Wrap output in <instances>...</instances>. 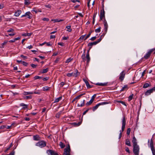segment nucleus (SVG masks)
<instances>
[{
  "instance_id": "nucleus-24",
  "label": "nucleus",
  "mask_w": 155,
  "mask_h": 155,
  "mask_svg": "<svg viewBox=\"0 0 155 155\" xmlns=\"http://www.w3.org/2000/svg\"><path fill=\"white\" fill-rule=\"evenodd\" d=\"M32 34V33H25L22 35L24 36H31Z\"/></svg>"
},
{
  "instance_id": "nucleus-53",
  "label": "nucleus",
  "mask_w": 155,
  "mask_h": 155,
  "mask_svg": "<svg viewBox=\"0 0 155 155\" xmlns=\"http://www.w3.org/2000/svg\"><path fill=\"white\" fill-rule=\"evenodd\" d=\"M20 57L24 59H27V57L26 56H24L22 54L21 55Z\"/></svg>"
},
{
  "instance_id": "nucleus-20",
  "label": "nucleus",
  "mask_w": 155,
  "mask_h": 155,
  "mask_svg": "<svg viewBox=\"0 0 155 155\" xmlns=\"http://www.w3.org/2000/svg\"><path fill=\"white\" fill-rule=\"evenodd\" d=\"M63 21V20L60 19L59 20V19H51V21H54V22H59Z\"/></svg>"
},
{
  "instance_id": "nucleus-7",
  "label": "nucleus",
  "mask_w": 155,
  "mask_h": 155,
  "mask_svg": "<svg viewBox=\"0 0 155 155\" xmlns=\"http://www.w3.org/2000/svg\"><path fill=\"white\" fill-rule=\"evenodd\" d=\"M104 32H105V33H106L107 30V28L108 25L107 23V22L105 20V18H104Z\"/></svg>"
},
{
  "instance_id": "nucleus-15",
  "label": "nucleus",
  "mask_w": 155,
  "mask_h": 155,
  "mask_svg": "<svg viewBox=\"0 0 155 155\" xmlns=\"http://www.w3.org/2000/svg\"><path fill=\"white\" fill-rule=\"evenodd\" d=\"M75 73H73V76L74 77H76L78 76L80 74V73L78 72L77 69H76L75 70Z\"/></svg>"
},
{
  "instance_id": "nucleus-29",
  "label": "nucleus",
  "mask_w": 155,
  "mask_h": 155,
  "mask_svg": "<svg viewBox=\"0 0 155 155\" xmlns=\"http://www.w3.org/2000/svg\"><path fill=\"white\" fill-rule=\"evenodd\" d=\"M128 87H127V85H125L124 86L122 87V88L120 90V91H124L126 89H127Z\"/></svg>"
},
{
  "instance_id": "nucleus-4",
  "label": "nucleus",
  "mask_w": 155,
  "mask_h": 155,
  "mask_svg": "<svg viewBox=\"0 0 155 155\" xmlns=\"http://www.w3.org/2000/svg\"><path fill=\"white\" fill-rule=\"evenodd\" d=\"M48 155H59L56 152L52 150H48L46 151Z\"/></svg>"
},
{
  "instance_id": "nucleus-50",
  "label": "nucleus",
  "mask_w": 155,
  "mask_h": 155,
  "mask_svg": "<svg viewBox=\"0 0 155 155\" xmlns=\"http://www.w3.org/2000/svg\"><path fill=\"white\" fill-rule=\"evenodd\" d=\"M72 60V59H71L70 58H69L66 60V61H65V63H69V62H70V61H71Z\"/></svg>"
},
{
  "instance_id": "nucleus-60",
  "label": "nucleus",
  "mask_w": 155,
  "mask_h": 155,
  "mask_svg": "<svg viewBox=\"0 0 155 155\" xmlns=\"http://www.w3.org/2000/svg\"><path fill=\"white\" fill-rule=\"evenodd\" d=\"M125 151L127 153H130V151L129 150V148L128 147H127L125 148Z\"/></svg>"
},
{
  "instance_id": "nucleus-44",
  "label": "nucleus",
  "mask_w": 155,
  "mask_h": 155,
  "mask_svg": "<svg viewBox=\"0 0 155 155\" xmlns=\"http://www.w3.org/2000/svg\"><path fill=\"white\" fill-rule=\"evenodd\" d=\"M8 42V41H5L4 42L2 43V44H1V45H2V48H4V45H6L7 43Z\"/></svg>"
},
{
  "instance_id": "nucleus-58",
  "label": "nucleus",
  "mask_w": 155,
  "mask_h": 155,
  "mask_svg": "<svg viewBox=\"0 0 155 155\" xmlns=\"http://www.w3.org/2000/svg\"><path fill=\"white\" fill-rule=\"evenodd\" d=\"M45 7L49 8H51V6L49 4H48V5H45Z\"/></svg>"
},
{
  "instance_id": "nucleus-16",
  "label": "nucleus",
  "mask_w": 155,
  "mask_h": 155,
  "mask_svg": "<svg viewBox=\"0 0 155 155\" xmlns=\"http://www.w3.org/2000/svg\"><path fill=\"white\" fill-rule=\"evenodd\" d=\"M22 12L21 10H18L15 12V16H18Z\"/></svg>"
},
{
  "instance_id": "nucleus-56",
  "label": "nucleus",
  "mask_w": 155,
  "mask_h": 155,
  "mask_svg": "<svg viewBox=\"0 0 155 155\" xmlns=\"http://www.w3.org/2000/svg\"><path fill=\"white\" fill-rule=\"evenodd\" d=\"M106 34V33H105V32L103 33V34L101 36L100 38H101V39H102Z\"/></svg>"
},
{
  "instance_id": "nucleus-25",
  "label": "nucleus",
  "mask_w": 155,
  "mask_h": 155,
  "mask_svg": "<svg viewBox=\"0 0 155 155\" xmlns=\"http://www.w3.org/2000/svg\"><path fill=\"white\" fill-rule=\"evenodd\" d=\"M150 84L146 83L144 84L143 86V88H146L150 86Z\"/></svg>"
},
{
  "instance_id": "nucleus-34",
  "label": "nucleus",
  "mask_w": 155,
  "mask_h": 155,
  "mask_svg": "<svg viewBox=\"0 0 155 155\" xmlns=\"http://www.w3.org/2000/svg\"><path fill=\"white\" fill-rule=\"evenodd\" d=\"M150 148L154 147L153 141L152 139H151L150 140Z\"/></svg>"
},
{
  "instance_id": "nucleus-54",
  "label": "nucleus",
  "mask_w": 155,
  "mask_h": 155,
  "mask_svg": "<svg viewBox=\"0 0 155 155\" xmlns=\"http://www.w3.org/2000/svg\"><path fill=\"white\" fill-rule=\"evenodd\" d=\"M97 38V37L96 36H94L92 37L91 38L90 40L92 41H94Z\"/></svg>"
},
{
  "instance_id": "nucleus-33",
  "label": "nucleus",
  "mask_w": 155,
  "mask_h": 155,
  "mask_svg": "<svg viewBox=\"0 0 155 155\" xmlns=\"http://www.w3.org/2000/svg\"><path fill=\"white\" fill-rule=\"evenodd\" d=\"M62 98V97H60L58 98H57L55 99L54 102L57 103L60 100H61Z\"/></svg>"
},
{
  "instance_id": "nucleus-38",
  "label": "nucleus",
  "mask_w": 155,
  "mask_h": 155,
  "mask_svg": "<svg viewBox=\"0 0 155 155\" xmlns=\"http://www.w3.org/2000/svg\"><path fill=\"white\" fill-rule=\"evenodd\" d=\"M42 78L41 77L38 76H36L34 77V78L35 80H37L38 79H41Z\"/></svg>"
},
{
  "instance_id": "nucleus-42",
  "label": "nucleus",
  "mask_w": 155,
  "mask_h": 155,
  "mask_svg": "<svg viewBox=\"0 0 155 155\" xmlns=\"http://www.w3.org/2000/svg\"><path fill=\"white\" fill-rule=\"evenodd\" d=\"M22 64L23 65L25 66H28V63H27L26 62H25L24 61H22Z\"/></svg>"
},
{
  "instance_id": "nucleus-9",
  "label": "nucleus",
  "mask_w": 155,
  "mask_h": 155,
  "mask_svg": "<svg viewBox=\"0 0 155 155\" xmlns=\"http://www.w3.org/2000/svg\"><path fill=\"white\" fill-rule=\"evenodd\" d=\"M133 136H134L133 137V139L132 141V143H133V146L137 144V139L135 137L134 134L133 135Z\"/></svg>"
},
{
  "instance_id": "nucleus-14",
  "label": "nucleus",
  "mask_w": 155,
  "mask_h": 155,
  "mask_svg": "<svg viewBox=\"0 0 155 155\" xmlns=\"http://www.w3.org/2000/svg\"><path fill=\"white\" fill-rule=\"evenodd\" d=\"M107 82L104 83H97L95 84L96 85L104 86L107 85Z\"/></svg>"
},
{
  "instance_id": "nucleus-18",
  "label": "nucleus",
  "mask_w": 155,
  "mask_h": 155,
  "mask_svg": "<svg viewBox=\"0 0 155 155\" xmlns=\"http://www.w3.org/2000/svg\"><path fill=\"white\" fill-rule=\"evenodd\" d=\"M65 142L66 143V147L64 149H66L67 150L71 151V149L70 148V145L69 143L68 142V144H67V143L66 142V141H65V140H64Z\"/></svg>"
},
{
  "instance_id": "nucleus-48",
  "label": "nucleus",
  "mask_w": 155,
  "mask_h": 155,
  "mask_svg": "<svg viewBox=\"0 0 155 155\" xmlns=\"http://www.w3.org/2000/svg\"><path fill=\"white\" fill-rule=\"evenodd\" d=\"M96 94H94L92 97L91 100L93 102L94 101V99L96 97Z\"/></svg>"
},
{
  "instance_id": "nucleus-10",
  "label": "nucleus",
  "mask_w": 155,
  "mask_h": 155,
  "mask_svg": "<svg viewBox=\"0 0 155 155\" xmlns=\"http://www.w3.org/2000/svg\"><path fill=\"white\" fill-rule=\"evenodd\" d=\"M33 140H35L38 141L40 140L41 139V138L38 135H34L33 136Z\"/></svg>"
},
{
  "instance_id": "nucleus-31",
  "label": "nucleus",
  "mask_w": 155,
  "mask_h": 155,
  "mask_svg": "<svg viewBox=\"0 0 155 155\" xmlns=\"http://www.w3.org/2000/svg\"><path fill=\"white\" fill-rule=\"evenodd\" d=\"M48 71V69L46 68L45 69L42 70V71H40L41 73H47Z\"/></svg>"
},
{
  "instance_id": "nucleus-59",
  "label": "nucleus",
  "mask_w": 155,
  "mask_h": 155,
  "mask_svg": "<svg viewBox=\"0 0 155 155\" xmlns=\"http://www.w3.org/2000/svg\"><path fill=\"white\" fill-rule=\"evenodd\" d=\"M91 108H90V109H87L85 111H84L83 113V115H85L86 114L88 111L90 109H91Z\"/></svg>"
},
{
  "instance_id": "nucleus-51",
  "label": "nucleus",
  "mask_w": 155,
  "mask_h": 155,
  "mask_svg": "<svg viewBox=\"0 0 155 155\" xmlns=\"http://www.w3.org/2000/svg\"><path fill=\"white\" fill-rule=\"evenodd\" d=\"M31 66L33 68H35L37 66V65L33 64H31Z\"/></svg>"
},
{
  "instance_id": "nucleus-27",
  "label": "nucleus",
  "mask_w": 155,
  "mask_h": 155,
  "mask_svg": "<svg viewBox=\"0 0 155 155\" xmlns=\"http://www.w3.org/2000/svg\"><path fill=\"white\" fill-rule=\"evenodd\" d=\"M50 88V87L47 86L44 87L43 88V90L44 91H48L49 90Z\"/></svg>"
},
{
  "instance_id": "nucleus-6",
  "label": "nucleus",
  "mask_w": 155,
  "mask_h": 155,
  "mask_svg": "<svg viewBox=\"0 0 155 155\" xmlns=\"http://www.w3.org/2000/svg\"><path fill=\"white\" fill-rule=\"evenodd\" d=\"M100 21L102 20L103 18H105V12L104 9H101L100 11Z\"/></svg>"
},
{
  "instance_id": "nucleus-22",
  "label": "nucleus",
  "mask_w": 155,
  "mask_h": 155,
  "mask_svg": "<svg viewBox=\"0 0 155 155\" xmlns=\"http://www.w3.org/2000/svg\"><path fill=\"white\" fill-rule=\"evenodd\" d=\"M86 58L87 59V64H88L89 63L90 60L89 54H86Z\"/></svg>"
},
{
  "instance_id": "nucleus-52",
  "label": "nucleus",
  "mask_w": 155,
  "mask_h": 155,
  "mask_svg": "<svg viewBox=\"0 0 155 155\" xmlns=\"http://www.w3.org/2000/svg\"><path fill=\"white\" fill-rule=\"evenodd\" d=\"M79 99V97H78V96H77L75 98H74L73 100H72V103H73V102L74 101L76 100H78V99Z\"/></svg>"
},
{
  "instance_id": "nucleus-37",
  "label": "nucleus",
  "mask_w": 155,
  "mask_h": 155,
  "mask_svg": "<svg viewBox=\"0 0 155 155\" xmlns=\"http://www.w3.org/2000/svg\"><path fill=\"white\" fill-rule=\"evenodd\" d=\"M134 94H132L131 95H130L128 97V101H130L133 98Z\"/></svg>"
},
{
  "instance_id": "nucleus-13",
  "label": "nucleus",
  "mask_w": 155,
  "mask_h": 155,
  "mask_svg": "<svg viewBox=\"0 0 155 155\" xmlns=\"http://www.w3.org/2000/svg\"><path fill=\"white\" fill-rule=\"evenodd\" d=\"M70 152L67 150L66 149H64L63 155H71Z\"/></svg>"
},
{
  "instance_id": "nucleus-45",
  "label": "nucleus",
  "mask_w": 155,
  "mask_h": 155,
  "mask_svg": "<svg viewBox=\"0 0 155 155\" xmlns=\"http://www.w3.org/2000/svg\"><path fill=\"white\" fill-rule=\"evenodd\" d=\"M85 36V35L81 36L80 38H79L78 40L80 41L82 40L84 38Z\"/></svg>"
},
{
  "instance_id": "nucleus-55",
  "label": "nucleus",
  "mask_w": 155,
  "mask_h": 155,
  "mask_svg": "<svg viewBox=\"0 0 155 155\" xmlns=\"http://www.w3.org/2000/svg\"><path fill=\"white\" fill-rule=\"evenodd\" d=\"M14 31V29L12 28H10L7 31V32H11L13 31Z\"/></svg>"
},
{
  "instance_id": "nucleus-41",
  "label": "nucleus",
  "mask_w": 155,
  "mask_h": 155,
  "mask_svg": "<svg viewBox=\"0 0 155 155\" xmlns=\"http://www.w3.org/2000/svg\"><path fill=\"white\" fill-rule=\"evenodd\" d=\"M151 150L153 155H155V150L154 149V147L151 148Z\"/></svg>"
},
{
  "instance_id": "nucleus-64",
  "label": "nucleus",
  "mask_w": 155,
  "mask_h": 155,
  "mask_svg": "<svg viewBox=\"0 0 155 155\" xmlns=\"http://www.w3.org/2000/svg\"><path fill=\"white\" fill-rule=\"evenodd\" d=\"M101 40V39L100 38H99V39H97V41H96V42L97 43V44L99 42H100Z\"/></svg>"
},
{
  "instance_id": "nucleus-11",
  "label": "nucleus",
  "mask_w": 155,
  "mask_h": 155,
  "mask_svg": "<svg viewBox=\"0 0 155 155\" xmlns=\"http://www.w3.org/2000/svg\"><path fill=\"white\" fill-rule=\"evenodd\" d=\"M151 53L148 51L147 53L144 56V58L145 59H148L150 56Z\"/></svg>"
},
{
  "instance_id": "nucleus-19",
  "label": "nucleus",
  "mask_w": 155,
  "mask_h": 155,
  "mask_svg": "<svg viewBox=\"0 0 155 155\" xmlns=\"http://www.w3.org/2000/svg\"><path fill=\"white\" fill-rule=\"evenodd\" d=\"M97 44V43L96 41H94L92 42L89 43L88 44V47H91L93 45H95Z\"/></svg>"
},
{
  "instance_id": "nucleus-2",
  "label": "nucleus",
  "mask_w": 155,
  "mask_h": 155,
  "mask_svg": "<svg viewBox=\"0 0 155 155\" xmlns=\"http://www.w3.org/2000/svg\"><path fill=\"white\" fill-rule=\"evenodd\" d=\"M36 145L39 146L41 148H43L45 147L46 145V142L44 140H41L37 143Z\"/></svg>"
},
{
  "instance_id": "nucleus-32",
  "label": "nucleus",
  "mask_w": 155,
  "mask_h": 155,
  "mask_svg": "<svg viewBox=\"0 0 155 155\" xmlns=\"http://www.w3.org/2000/svg\"><path fill=\"white\" fill-rule=\"evenodd\" d=\"M85 102V100H84L83 101V102L82 103H81V104H78V107H82L84 106V104Z\"/></svg>"
},
{
  "instance_id": "nucleus-28",
  "label": "nucleus",
  "mask_w": 155,
  "mask_h": 155,
  "mask_svg": "<svg viewBox=\"0 0 155 155\" xmlns=\"http://www.w3.org/2000/svg\"><path fill=\"white\" fill-rule=\"evenodd\" d=\"M20 105L21 106H23V109L27 108L28 107L27 105L23 103H21L20 104Z\"/></svg>"
},
{
  "instance_id": "nucleus-26",
  "label": "nucleus",
  "mask_w": 155,
  "mask_h": 155,
  "mask_svg": "<svg viewBox=\"0 0 155 155\" xmlns=\"http://www.w3.org/2000/svg\"><path fill=\"white\" fill-rule=\"evenodd\" d=\"M29 14L28 15H26V16L29 19H31L32 17V15L30 12H28Z\"/></svg>"
},
{
  "instance_id": "nucleus-21",
  "label": "nucleus",
  "mask_w": 155,
  "mask_h": 155,
  "mask_svg": "<svg viewBox=\"0 0 155 155\" xmlns=\"http://www.w3.org/2000/svg\"><path fill=\"white\" fill-rule=\"evenodd\" d=\"M125 144L129 146H131V145L130 141L128 139H126L125 140Z\"/></svg>"
},
{
  "instance_id": "nucleus-49",
  "label": "nucleus",
  "mask_w": 155,
  "mask_h": 155,
  "mask_svg": "<svg viewBox=\"0 0 155 155\" xmlns=\"http://www.w3.org/2000/svg\"><path fill=\"white\" fill-rule=\"evenodd\" d=\"M30 3L28 1H25L24 4L25 5H28L30 4Z\"/></svg>"
},
{
  "instance_id": "nucleus-5",
  "label": "nucleus",
  "mask_w": 155,
  "mask_h": 155,
  "mask_svg": "<svg viewBox=\"0 0 155 155\" xmlns=\"http://www.w3.org/2000/svg\"><path fill=\"white\" fill-rule=\"evenodd\" d=\"M126 123V120H125V117H123L122 120V126L121 129L122 132H123L124 130V129L125 127Z\"/></svg>"
},
{
  "instance_id": "nucleus-63",
  "label": "nucleus",
  "mask_w": 155,
  "mask_h": 155,
  "mask_svg": "<svg viewBox=\"0 0 155 155\" xmlns=\"http://www.w3.org/2000/svg\"><path fill=\"white\" fill-rule=\"evenodd\" d=\"M93 31V30H91L90 31H89V34L87 35V37H89L91 35V34L92 33L93 31Z\"/></svg>"
},
{
  "instance_id": "nucleus-12",
  "label": "nucleus",
  "mask_w": 155,
  "mask_h": 155,
  "mask_svg": "<svg viewBox=\"0 0 155 155\" xmlns=\"http://www.w3.org/2000/svg\"><path fill=\"white\" fill-rule=\"evenodd\" d=\"M153 89H150L148 90L145 93V95L148 96L150 95L151 93H152L153 91Z\"/></svg>"
},
{
  "instance_id": "nucleus-35",
  "label": "nucleus",
  "mask_w": 155,
  "mask_h": 155,
  "mask_svg": "<svg viewBox=\"0 0 155 155\" xmlns=\"http://www.w3.org/2000/svg\"><path fill=\"white\" fill-rule=\"evenodd\" d=\"M66 28L68 29L67 31L68 32H71L72 30V29L71 28V26L70 25L67 26H66Z\"/></svg>"
},
{
  "instance_id": "nucleus-36",
  "label": "nucleus",
  "mask_w": 155,
  "mask_h": 155,
  "mask_svg": "<svg viewBox=\"0 0 155 155\" xmlns=\"http://www.w3.org/2000/svg\"><path fill=\"white\" fill-rule=\"evenodd\" d=\"M93 102V101L91 100L89 102H87L86 104V105L87 106L90 105Z\"/></svg>"
},
{
  "instance_id": "nucleus-40",
  "label": "nucleus",
  "mask_w": 155,
  "mask_h": 155,
  "mask_svg": "<svg viewBox=\"0 0 155 155\" xmlns=\"http://www.w3.org/2000/svg\"><path fill=\"white\" fill-rule=\"evenodd\" d=\"M16 148V147L9 154H7V155H14L15 151L14 150Z\"/></svg>"
},
{
  "instance_id": "nucleus-57",
  "label": "nucleus",
  "mask_w": 155,
  "mask_h": 155,
  "mask_svg": "<svg viewBox=\"0 0 155 155\" xmlns=\"http://www.w3.org/2000/svg\"><path fill=\"white\" fill-rule=\"evenodd\" d=\"M49 78L48 77H46L45 78H43L42 80L44 81H47V80H48V79Z\"/></svg>"
},
{
  "instance_id": "nucleus-62",
  "label": "nucleus",
  "mask_w": 155,
  "mask_h": 155,
  "mask_svg": "<svg viewBox=\"0 0 155 155\" xmlns=\"http://www.w3.org/2000/svg\"><path fill=\"white\" fill-rule=\"evenodd\" d=\"M60 115V113H57L56 115V117L57 118H59Z\"/></svg>"
},
{
  "instance_id": "nucleus-39",
  "label": "nucleus",
  "mask_w": 155,
  "mask_h": 155,
  "mask_svg": "<svg viewBox=\"0 0 155 155\" xmlns=\"http://www.w3.org/2000/svg\"><path fill=\"white\" fill-rule=\"evenodd\" d=\"M24 99L26 100H27L28 99H31L32 98V96H25V97H24Z\"/></svg>"
},
{
  "instance_id": "nucleus-8",
  "label": "nucleus",
  "mask_w": 155,
  "mask_h": 155,
  "mask_svg": "<svg viewBox=\"0 0 155 155\" xmlns=\"http://www.w3.org/2000/svg\"><path fill=\"white\" fill-rule=\"evenodd\" d=\"M124 71H122L120 74V76L119 77V79L121 81H122L124 78L125 75V74L124 73Z\"/></svg>"
},
{
  "instance_id": "nucleus-47",
  "label": "nucleus",
  "mask_w": 155,
  "mask_h": 155,
  "mask_svg": "<svg viewBox=\"0 0 155 155\" xmlns=\"http://www.w3.org/2000/svg\"><path fill=\"white\" fill-rule=\"evenodd\" d=\"M67 76L68 77L73 76V73H69L67 74Z\"/></svg>"
},
{
  "instance_id": "nucleus-46",
  "label": "nucleus",
  "mask_w": 155,
  "mask_h": 155,
  "mask_svg": "<svg viewBox=\"0 0 155 155\" xmlns=\"http://www.w3.org/2000/svg\"><path fill=\"white\" fill-rule=\"evenodd\" d=\"M131 131V129L130 128H128L127 129V134L128 135H129L130 134V132Z\"/></svg>"
},
{
  "instance_id": "nucleus-43",
  "label": "nucleus",
  "mask_w": 155,
  "mask_h": 155,
  "mask_svg": "<svg viewBox=\"0 0 155 155\" xmlns=\"http://www.w3.org/2000/svg\"><path fill=\"white\" fill-rule=\"evenodd\" d=\"M101 27H99L97 29L95 30V31L96 32H100L101 31Z\"/></svg>"
},
{
  "instance_id": "nucleus-30",
  "label": "nucleus",
  "mask_w": 155,
  "mask_h": 155,
  "mask_svg": "<svg viewBox=\"0 0 155 155\" xmlns=\"http://www.w3.org/2000/svg\"><path fill=\"white\" fill-rule=\"evenodd\" d=\"M33 94V92H24L23 93V94L24 95H27L30 94Z\"/></svg>"
},
{
  "instance_id": "nucleus-3",
  "label": "nucleus",
  "mask_w": 155,
  "mask_h": 155,
  "mask_svg": "<svg viewBox=\"0 0 155 155\" xmlns=\"http://www.w3.org/2000/svg\"><path fill=\"white\" fill-rule=\"evenodd\" d=\"M109 103L106 102H103L101 103H98V104L96 105V106L92 108V110L93 111H94L96 110L97 109L98 107L100 105H103L104 104H108Z\"/></svg>"
},
{
  "instance_id": "nucleus-1",
  "label": "nucleus",
  "mask_w": 155,
  "mask_h": 155,
  "mask_svg": "<svg viewBox=\"0 0 155 155\" xmlns=\"http://www.w3.org/2000/svg\"><path fill=\"white\" fill-rule=\"evenodd\" d=\"M133 152L135 155H139L140 148L139 146L137 144L133 146Z\"/></svg>"
},
{
  "instance_id": "nucleus-17",
  "label": "nucleus",
  "mask_w": 155,
  "mask_h": 155,
  "mask_svg": "<svg viewBox=\"0 0 155 155\" xmlns=\"http://www.w3.org/2000/svg\"><path fill=\"white\" fill-rule=\"evenodd\" d=\"M82 122H79L78 123L74 122L71 123V124L75 127L81 125Z\"/></svg>"
},
{
  "instance_id": "nucleus-61",
  "label": "nucleus",
  "mask_w": 155,
  "mask_h": 155,
  "mask_svg": "<svg viewBox=\"0 0 155 155\" xmlns=\"http://www.w3.org/2000/svg\"><path fill=\"white\" fill-rule=\"evenodd\" d=\"M42 20L44 21H49V19L48 18H43Z\"/></svg>"
},
{
  "instance_id": "nucleus-23",
  "label": "nucleus",
  "mask_w": 155,
  "mask_h": 155,
  "mask_svg": "<svg viewBox=\"0 0 155 155\" xmlns=\"http://www.w3.org/2000/svg\"><path fill=\"white\" fill-rule=\"evenodd\" d=\"M59 145L61 148H64L65 147V144L61 142L59 143Z\"/></svg>"
}]
</instances>
